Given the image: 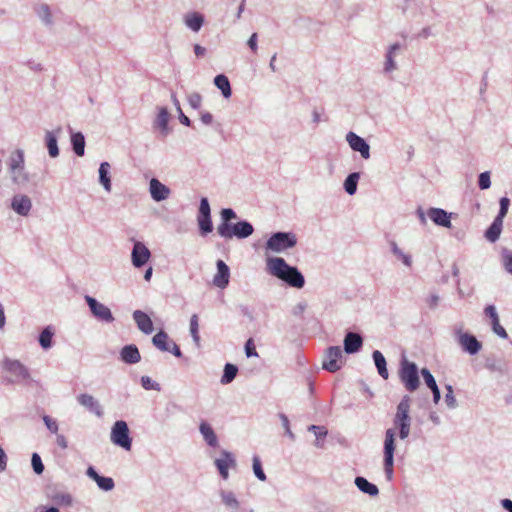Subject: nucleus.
<instances>
[{
	"label": "nucleus",
	"instance_id": "2eb2a0df",
	"mask_svg": "<svg viewBox=\"0 0 512 512\" xmlns=\"http://www.w3.org/2000/svg\"><path fill=\"white\" fill-rule=\"evenodd\" d=\"M214 463L215 466L217 467V470L219 471L220 476L224 480H227L229 477V468L236 467V459L234 455L226 450H223L221 452V457L217 458Z\"/></svg>",
	"mask_w": 512,
	"mask_h": 512
},
{
	"label": "nucleus",
	"instance_id": "2f4dec72",
	"mask_svg": "<svg viewBox=\"0 0 512 512\" xmlns=\"http://www.w3.org/2000/svg\"><path fill=\"white\" fill-rule=\"evenodd\" d=\"M220 497L223 504L233 512H236L240 508V502L236 495L232 491L221 490Z\"/></svg>",
	"mask_w": 512,
	"mask_h": 512
},
{
	"label": "nucleus",
	"instance_id": "412c9836",
	"mask_svg": "<svg viewBox=\"0 0 512 512\" xmlns=\"http://www.w3.org/2000/svg\"><path fill=\"white\" fill-rule=\"evenodd\" d=\"M77 401L80 405L84 406L91 413L97 417L103 416V409L99 401L89 394H80L77 396Z\"/></svg>",
	"mask_w": 512,
	"mask_h": 512
},
{
	"label": "nucleus",
	"instance_id": "423d86ee",
	"mask_svg": "<svg viewBox=\"0 0 512 512\" xmlns=\"http://www.w3.org/2000/svg\"><path fill=\"white\" fill-rule=\"evenodd\" d=\"M395 428H388L385 431V438L383 443V455H384V471L386 477L390 480L393 476L394 466V452H395Z\"/></svg>",
	"mask_w": 512,
	"mask_h": 512
},
{
	"label": "nucleus",
	"instance_id": "c03bdc74",
	"mask_svg": "<svg viewBox=\"0 0 512 512\" xmlns=\"http://www.w3.org/2000/svg\"><path fill=\"white\" fill-rule=\"evenodd\" d=\"M199 324H198V316L193 314L190 318V333L194 340V342L198 345L200 341L199 336Z\"/></svg>",
	"mask_w": 512,
	"mask_h": 512
},
{
	"label": "nucleus",
	"instance_id": "f257e3e1",
	"mask_svg": "<svg viewBox=\"0 0 512 512\" xmlns=\"http://www.w3.org/2000/svg\"><path fill=\"white\" fill-rule=\"evenodd\" d=\"M267 272L294 288H302L305 279L302 273L281 257H270L266 261Z\"/></svg>",
	"mask_w": 512,
	"mask_h": 512
},
{
	"label": "nucleus",
	"instance_id": "c756f323",
	"mask_svg": "<svg viewBox=\"0 0 512 512\" xmlns=\"http://www.w3.org/2000/svg\"><path fill=\"white\" fill-rule=\"evenodd\" d=\"M185 25L194 32H198L204 23V17L198 12H190L184 16Z\"/></svg>",
	"mask_w": 512,
	"mask_h": 512
},
{
	"label": "nucleus",
	"instance_id": "0e129e2a",
	"mask_svg": "<svg viewBox=\"0 0 512 512\" xmlns=\"http://www.w3.org/2000/svg\"><path fill=\"white\" fill-rule=\"evenodd\" d=\"M484 314H485V316L490 318L491 322L494 319H498L499 318L497 310H496V307L494 305H487L485 307V309H484Z\"/></svg>",
	"mask_w": 512,
	"mask_h": 512
},
{
	"label": "nucleus",
	"instance_id": "4d7b16f0",
	"mask_svg": "<svg viewBox=\"0 0 512 512\" xmlns=\"http://www.w3.org/2000/svg\"><path fill=\"white\" fill-rule=\"evenodd\" d=\"M197 216H211L210 204L207 198L200 200L199 211Z\"/></svg>",
	"mask_w": 512,
	"mask_h": 512
},
{
	"label": "nucleus",
	"instance_id": "58836bf2",
	"mask_svg": "<svg viewBox=\"0 0 512 512\" xmlns=\"http://www.w3.org/2000/svg\"><path fill=\"white\" fill-rule=\"evenodd\" d=\"M308 430L313 432L316 436L315 446L318 448H323V440L328 433L327 429L324 426L311 425L308 427Z\"/></svg>",
	"mask_w": 512,
	"mask_h": 512
},
{
	"label": "nucleus",
	"instance_id": "473e14b6",
	"mask_svg": "<svg viewBox=\"0 0 512 512\" xmlns=\"http://www.w3.org/2000/svg\"><path fill=\"white\" fill-rule=\"evenodd\" d=\"M355 485L361 492L368 494L370 496H377L379 493L378 487L375 484L370 483L364 477H361V476L356 477Z\"/></svg>",
	"mask_w": 512,
	"mask_h": 512
},
{
	"label": "nucleus",
	"instance_id": "9d476101",
	"mask_svg": "<svg viewBox=\"0 0 512 512\" xmlns=\"http://www.w3.org/2000/svg\"><path fill=\"white\" fill-rule=\"evenodd\" d=\"M343 364V352L339 346H331L327 349L325 353V358L323 360V369L329 372L338 371Z\"/></svg>",
	"mask_w": 512,
	"mask_h": 512
},
{
	"label": "nucleus",
	"instance_id": "3c124183",
	"mask_svg": "<svg viewBox=\"0 0 512 512\" xmlns=\"http://www.w3.org/2000/svg\"><path fill=\"white\" fill-rule=\"evenodd\" d=\"M31 464L36 474L40 475L43 473L44 465L42 463L40 456L37 453L32 454Z\"/></svg>",
	"mask_w": 512,
	"mask_h": 512
},
{
	"label": "nucleus",
	"instance_id": "052dcab7",
	"mask_svg": "<svg viewBox=\"0 0 512 512\" xmlns=\"http://www.w3.org/2000/svg\"><path fill=\"white\" fill-rule=\"evenodd\" d=\"M201 102H202V97L199 93L197 92H194V93H191L189 96H188V103L189 105L194 108V109H198L200 108L201 106Z\"/></svg>",
	"mask_w": 512,
	"mask_h": 512
},
{
	"label": "nucleus",
	"instance_id": "774afa93",
	"mask_svg": "<svg viewBox=\"0 0 512 512\" xmlns=\"http://www.w3.org/2000/svg\"><path fill=\"white\" fill-rule=\"evenodd\" d=\"M200 119L205 125H210L213 122V115L210 112H201Z\"/></svg>",
	"mask_w": 512,
	"mask_h": 512
},
{
	"label": "nucleus",
	"instance_id": "7ed1b4c3",
	"mask_svg": "<svg viewBox=\"0 0 512 512\" xmlns=\"http://www.w3.org/2000/svg\"><path fill=\"white\" fill-rule=\"evenodd\" d=\"M253 232L252 224L245 220L234 224L220 223L217 227V233L225 239H232L233 237L244 239L251 236Z\"/></svg>",
	"mask_w": 512,
	"mask_h": 512
},
{
	"label": "nucleus",
	"instance_id": "f3484780",
	"mask_svg": "<svg viewBox=\"0 0 512 512\" xmlns=\"http://www.w3.org/2000/svg\"><path fill=\"white\" fill-rule=\"evenodd\" d=\"M401 49H402V46L399 43H394V44L388 46L386 53H385V60H384V65H383V72L385 74H390L398 69L395 58L400 53Z\"/></svg>",
	"mask_w": 512,
	"mask_h": 512
},
{
	"label": "nucleus",
	"instance_id": "20e7f679",
	"mask_svg": "<svg viewBox=\"0 0 512 512\" xmlns=\"http://www.w3.org/2000/svg\"><path fill=\"white\" fill-rule=\"evenodd\" d=\"M399 378L409 392H414L420 386L417 365L405 358L400 363Z\"/></svg>",
	"mask_w": 512,
	"mask_h": 512
},
{
	"label": "nucleus",
	"instance_id": "864d4df0",
	"mask_svg": "<svg viewBox=\"0 0 512 512\" xmlns=\"http://www.w3.org/2000/svg\"><path fill=\"white\" fill-rule=\"evenodd\" d=\"M38 15L45 24H51V12L47 5L43 4L39 7Z\"/></svg>",
	"mask_w": 512,
	"mask_h": 512
},
{
	"label": "nucleus",
	"instance_id": "6ab92c4d",
	"mask_svg": "<svg viewBox=\"0 0 512 512\" xmlns=\"http://www.w3.org/2000/svg\"><path fill=\"white\" fill-rule=\"evenodd\" d=\"M217 272L213 277L214 286L225 289L229 284L230 269L223 260L216 262Z\"/></svg>",
	"mask_w": 512,
	"mask_h": 512
},
{
	"label": "nucleus",
	"instance_id": "49530a36",
	"mask_svg": "<svg viewBox=\"0 0 512 512\" xmlns=\"http://www.w3.org/2000/svg\"><path fill=\"white\" fill-rule=\"evenodd\" d=\"M253 471H254L255 476L260 481H265L266 480V475H265V473L263 471V468H262V465H261V461H260L258 456H254L253 457Z\"/></svg>",
	"mask_w": 512,
	"mask_h": 512
},
{
	"label": "nucleus",
	"instance_id": "a211bd4d",
	"mask_svg": "<svg viewBox=\"0 0 512 512\" xmlns=\"http://www.w3.org/2000/svg\"><path fill=\"white\" fill-rule=\"evenodd\" d=\"M61 134V127H58L54 130H47L45 132V146L48 149V153L51 158H56L59 156L58 139L60 138Z\"/></svg>",
	"mask_w": 512,
	"mask_h": 512
},
{
	"label": "nucleus",
	"instance_id": "5701e85b",
	"mask_svg": "<svg viewBox=\"0 0 512 512\" xmlns=\"http://www.w3.org/2000/svg\"><path fill=\"white\" fill-rule=\"evenodd\" d=\"M87 476L94 480L97 483V486L103 491H111L114 486V480L111 477H104L97 473V471L92 467H88Z\"/></svg>",
	"mask_w": 512,
	"mask_h": 512
},
{
	"label": "nucleus",
	"instance_id": "de8ad7c7",
	"mask_svg": "<svg viewBox=\"0 0 512 512\" xmlns=\"http://www.w3.org/2000/svg\"><path fill=\"white\" fill-rule=\"evenodd\" d=\"M172 102L175 105V107L179 113V121L181 122V124H183L185 126H190V124H191L190 119L183 113L180 103H179V100L177 99L175 94H172Z\"/></svg>",
	"mask_w": 512,
	"mask_h": 512
},
{
	"label": "nucleus",
	"instance_id": "f704fd0d",
	"mask_svg": "<svg viewBox=\"0 0 512 512\" xmlns=\"http://www.w3.org/2000/svg\"><path fill=\"white\" fill-rule=\"evenodd\" d=\"M389 246L393 255L401 261L406 267L412 266V257L410 254L405 253L401 248L398 247L394 240L389 241Z\"/></svg>",
	"mask_w": 512,
	"mask_h": 512
},
{
	"label": "nucleus",
	"instance_id": "6e6d98bb",
	"mask_svg": "<svg viewBox=\"0 0 512 512\" xmlns=\"http://www.w3.org/2000/svg\"><path fill=\"white\" fill-rule=\"evenodd\" d=\"M237 217L235 211L231 208H224L221 211V223L231 224L230 221Z\"/></svg>",
	"mask_w": 512,
	"mask_h": 512
},
{
	"label": "nucleus",
	"instance_id": "6e6552de",
	"mask_svg": "<svg viewBox=\"0 0 512 512\" xmlns=\"http://www.w3.org/2000/svg\"><path fill=\"white\" fill-rule=\"evenodd\" d=\"M2 367L9 374L7 380L10 383H22L29 379L28 369L18 360L5 359Z\"/></svg>",
	"mask_w": 512,
	"mask_h": 512
},
{
	"label": "nucleus",
	"instance_id": "dca6fc26",
	"mask_svg": "<svg viewBox=\"0 0 512 512\" xmlns=\"http://www.w3.org/2000/svg\"><path fill=\"white\" fill-rule=\"evenodd\" d=\"M149 193L154 201L161 202L170 197L171 189L157 178H152L149 182Z\"/></svg>",
	"mask_w": 512,
	"mask_h": 512
},
{
	"label": "nucleus",
	"instance_id": "37998d69",
	"mask_svg": "<svg viewBox=\"0 0 512 512\" xmlns=\"http://www.w3.org/2000/svg\"><path fill=\"white\" fill-rule=\"evenodd\" d=\"M54 330L51 326L46 327L39 336V344L43 349H48L52 345Z\"/></svg>",
	"mask_w": 512,
	"mask_h": 512
},
{
	"label": "nucleus",
	"instance_id": "393cba45",
	"mask_svg": "<svg viewBox=\"0 0 512 512\" xmlns=\"http://www.w3.org/2000/svg\"><path fill=\"white\" fill-rule=\"evenodd\" d=\"M133 319L137 324V327L144 334H151L153 332V323L151 318L141 310H135L133 312Z\"/></svg>",
	"mask_w": 512,
	"mask_h": 512
},
{
	"label": "nucleus",
	"instance_id": "ddd939ff",
	"mask_svg": "<svg viewBox=\"0 0 512 512\" xmlns=\"http://www.w3.org/2000/svg\"><path fill=\"white\" fill-rule=\"evenodd\" d=\"M456 335H457L458 344L461 346V348L465 352H467L471 355H475L481 350L482 345L476 339L475 336H473L469 333H466V332H462L460 330H458L456 332Z\"/></svg>",
	"mask_w": 512,
	"mask_h": 512
},
{
	"label": "nucleus",
	"instance_id": "9b49d317",
	"mask_svg": "<svg viewBox=\"0 0 512 512\" xmlns=\"http://www.w3.org/2000/svg\"><path fill=\"white\" fill-rule=\"evenodd\" d=\"M9 167L15 182L26 180V177L23 175L24 152L21 149H18L11 154Z\"/></svg>",
	"mask_w": 512,
	"mask_h": 512
},
{
	"label": "nucleus",
	"instance_id": "7c9ffc66",
	"mask_svg": "<svg viewBox=\"0 0 512 512\" xmlns=\"http://www.w3.org/2000/svg\"><path fill=\"white\" fill-rule=\"evenodd\" d=\"M503 227V220H500V217H495L492 224L489 226V228L485 232V237L488 241L494 243L496 242L500 234L502 232Z\"/></svg>",
	"mask_w": 512,
	"mask_h": 512
},
{
	"label": "nucleus",
	"instance_id": "680f3d73",
	"mask_svg": "<svg viewBox=\"0 0 512 512\" xmlns=\"http://www.w3.org/2000/svg\"><path fill=\"white\" fill-rule=\"evenodd\" d=\"M279 418L282 422V425L285 429V432L286 434L291 438L293 439L294 438V434L292 433L291 429H290V424H289V420H288V417L284 414V413H280L279 414Z\"/></svg>",
	"mask_w": 512,
	"mask_h": 512
},
{
	"label": "nucleus",
	"instance_id": "603ef678",
	"mask_svg": "<svg viewBox=\"0 0 512 512\" xmlns=\"http://www.w3.org/2000/svg\"><path fill=\"white\" fill-rule=\"evenodd\" d=\"M141 385L145 390H160V385L153 381L149 376L141 377Z\"/></svg>",
	"mask_w": 512,
	"mask_h": 512
},
{
	"label": "nucleus",
	"instance_id": "c85d7f7f",
	"mask_svg": "<svg viewBox=\"0 0 512 512\" xmlns=\"http://www.w3.org/2000/svg\"><path fill=\"white\" fill-rule=\"evenodd\" d=\"M111 165L108 162H102L99 167V183L106 192H111L112 184L110 177Z\"/></svg>",
	"mask_w": 512,
	"mask_h": 512
},
{
	"label": "nucleus",
	"instance_id": "0eeeda50",
	"mask_svg": "<svg viewBox=\"0 0 512 512\" xmlns=\"http://www.w3.org/2000/svg\"><path fill=\"white\" fill-rule=\"evenodd\" d=\"M111 442L121 447L126 451H130L132 448V438L130 437V431L127 423L124 420H117L110 433Z\"/></svg>",
	"mask_w": 512,
	"mask_h": 512
},
{
	"label": "nucleus",
	"instance_id": "8fccbe9b",
	"mask_svg": "<svg viewBox=\"0 0 512 512\" xmlns=\"http://www.w3.org/2000/svg\"><path fill=\"white\" fill-rule=\"evenodd\" d=\"M491 328H492V331L496 335H498L500 338H503V339H507L508 338V334H507L506 330L504 329V327L501 326L499 318L498 319H494L491 322Z\"/></svg>",
	"mask_w": 512,
	"mask_h": 512
},
{
	"label": "nucleus",
	"instance_id": "a18cd8bd",
	"mask_svg": "<svg viewBox=\"0 0 512 512\" xmlns=\"http://www.w3.org/2000/svg\"><path fill=\"white\" fill-rule=\"evenodd\" d=\"M446 394H445V403L450 409H454L457 407V400L454 396L453 387L451 385H446Z\"/></svg>",
	"mask_w": 512,
	"mask_h": 512
},
{
	"label": "nucleus",
	"instance_id": "b1692460",
	"mask_svg": "<svg viewBox=\"0 0 512 512\" xmlns=\"http://www.w3.org/2000/svg\"><path fill=\"white\" fill-rule=\"evenodd\" d=\"M31 206V200L26 195H15L12 199L11 208L21 216L28 215Z\"/></svg>",
	"mask_w": 512,
	"mask_h": 512
},
{
	"label": "nucleus",
	"instance_id": "09e8293b",
	"mask_svg": "<svg viewBox=\"0 0 512 512\" xmlns=\"http://www.w3.org/2000/svg\"><path fill=\"white\" fill-rule=\"evenodd\" d=\"M502 263L505 270L512 274V251L506 248L502 250Z\"/></svg>",
	"mask_w": 512,
	"mask_h": 512
},
{
	"label": "nucleus",
	"instance_id": "72a5a7b5",
	"mask_svg": "<svg viewBox=\"0 0 512 512\" xmlns=\"http://www.w3.org/2000/svg\"><path fill=\"white\" fill-rule=\"evenodd\" d=\"M71 145L74 153L82 157L85 153V138L81 132L71 131Z\"/></svg>",
	"mask_w": 512,
	"mask_h": 512
},
{
	"label": "nucleus",
	"instance_id": "39448f33",
	"mask_svg": "<svg viewBox=\"0 0 512 512\" xmlns=\"http://www.w3.org/2000/svg\"><path fill=\"white\" fill-rule=\"evenodd\" d=\"M297 243L296 235L292 232H276L270 236L266 242V250L281 253Z\"/></svg>",
	"mask_w": 512,
	"mask_h": 512
},
{
	"label": "nucleus",
	"instance_id": "1a4fd4ad",
	"mask_svg": "<svg viewBox=\"0 0 512 512\" xmlns=\"http://www.w3.org/2000/svg\"><path fill=\"white\" fill-rule=\"evenodd\" d=\"M85 301L89 306L92 315L99 321L112 323L114 321L111 310L104 304L98 302L95 298L86 295Z\"/></svg>",
	"mask_w": 512,
	"mask_h": 512
},
{
	"label": "nucleus",
	"instance_id": "338daca9",
	"mask_svg": "<svg viewBox=\"0 0 512 512\" xmlns=\"http://www.w3.org/2000/svg\"><path fill=\"white\" fill-rule=\"evenodd\" d=\"M257 39H258V35L257 33H253L250 38L248 39L247 41V45L248 47L254 52L256 53L257 50H258V45H257Z\"/></svg>",
	"mask_w": 512,
	"mask_h": 512
},
{
	"label": "nucleus",
	"instance_id": "4468645a",
	"mask_svg": "<svg viewBox=\"0 0 512 512\" xmlns=\"http://www.w3.org/2000/svg\"><path fill=\"white\" fill-rule=\"evenodd\" d=\"M346 141L353 151L360 153L363 159L370 158V146L365 139L350 131L346 134Z\"/></svg>",
	"mask_w": 512,
	"mask_h": 512
},
{
	"label": "nucleus",
	"instance_id": "e433bc0d",
	"mask_svg": "<svg viewBox=\"0 0 512 512\" xmlns=\"http://www.w3.org/2000/svg\"><path fill=\"white\" fill-rule=\"evenodd\" d=\"M152 342L159 350L166 351L170 350V343L172 341L169 340L168 334L161 330L153 336Z\"/></svg>",
	"mask_w": 512,
	"mask_h": 512
},
{
	"label": "nucleus",
	"instance_id": "13d9d810",
	"mask_svg": "<svg viewBox=\"0 0 512 512\" xmlns=\"http://www.w3.org/2000/svg\"><path fill=\"white\" fill-rule=\"evenodd\" d=\"M421 374L423 376V379H424L425 384L427 385V387L432 389V387H436L437 386V383H436L433 375L430 373V371L428 369L423 368L421 370Z\"/></svg>",
	"mask_w": 512,
	"mask_h": 512
},
{
	"label": "nucleus",
	"instance_id": "bf43d9fd",
	"mask_svg": "<svg viewBox=\"0 0 512 512\" xmlns=\"http://www.w3.org/2000/svg\"><path fill=\"white\" fill-rule=\"evenodd\" d=\"M509 204L510 200L507 197H502L500 199V209L496 217H500V220H503L508 212Z\"/></svg>",
	"mask_w": 512,
	"mask_h": 512
},
{
	"label": "nucleus",
	"instance_id": "f8f14e48",
	"mask_svg": "<svg viewBox=\"0 0 512 512\" xmlns=\"http://www.w3.org/2000/svg\"><path fill=\"white\" fill-rule=\"evenodd\" d=\"M151 258V252L148 247L140 241H135L131 252L132 265L139 269L142 268Z\"/></svg>",
	"mask_w": 512,
	"mask_h": 512
},
{
	"label": "nucleus",
	"instance_id": "e2e57ef3",
	"mask_svg": "<svg viewBox=\"0 0 512 512\" xmlns=\"http://www.w3.org/2000/svg\"><path fill=\"white\" fill-rule=\"evenodd\" d=\"M245 353L247 357H256L258 353L252 339H249L245 344Z\"/></svg>",
	"mask_w": 512,
	"mask_h": 512
},
{
	"label": "nucleus",
	"instance_id": "a878e982",
	"mask_svg": "<svg viewBox=\"0 0 512 512\" xmlns=\"http://www.w3.org/2000/svg\"><path fill=\"white\" fill-rule=\"evenodd\" d=\"M363 340L358 333L349 332L344 338V350L348 354L356 353L362 347Z\"/></svg>",
	"mask_w": 512,
	"mask_h": 512
},
{
	"label": "nucleus",
	"instance_id": "5fc2aeb1",
	"mask_svg": "<svg viewBox=\"0 0 512 512\" xmlns=\"http://www.w3.org/2000/svg\"><path fill=\"white\" fill-rule=\"evenodd\" d=\"M478 186L481 190H486L491 186L490 173L483 172L479 175Z\"/></svg>",
	"mask_w": 512,
	"mask_h": 512
},
{
	"label": "nucleus",
	"instance_id": "4be33fe9",
	"mask_svg": "<svg viewBox=\"0 0 512 512\" xmlns=\"http://www.w3.org/2000/svg\"><path fill=\"white\" fill-rule=\"evenodd\" d=\"M170 120V114L165 107H160L158 114L154 120L153 127L160 131L162 137H166L169 134L168 123Z\"/></svg>",
	"mask_w": 512,
	"mask_h": 512
},
{
	"label": "nucleus",
	"instance_id": "ea45409f",
	"mask_svg": "<svg viewBox=\"0 0 512 512\" xmlns=\"http://www.w3.org/2000/svg\"><path fill=\"white\" fill-rule=\"evenodd\" d=\"M360 178L359 173L354 172L348 175L344 181V189L349 195H354L357 190V183Z\"/></svg>",
	"mask_w": 512,
	"mask_h": 512
},
{
	"label": "nucleus",
	"instance_id": "79ce46f5",
	"mask_svg": "<svg viewBox=\"0 0 512 512\" xmlns=\"http://www.w3.org/2000/svg\"><path fill=\"white\" fill-rule=\"evenodd\" d=\"M197 222L199 226V231L202 236L207 235L212 232L213 224L211 220V216H197Z\"/></svg>",
	"mask_w": 512,
	"mask_h": 512
},
{
	"label": "nucleus",
	"instance_id": "cd10ccee",
	"mask_svg": "<svg viewBox=\"0 0 512 512\" xmlns=\"http://www.w3.org/2000/svg\"><path fill=\"white\" fill-rule=\"evenodd\" d=\"M199 431L207 445L211 447L218 446V438L209 423H207L206 421H202L199 425Z\"/></svg>",
	"mask_w": 512,
	"mask_h": 512
},
{
	"label": "nucleus",
	"instance_id": "bb28decb",
	"mask_svg": "<svg viewBox=\"0 0 512 512\" xmlns=\"http://www.w3.org/2000/svg\"><path fill=\"white\" fill-rule=\"evenodd\" d=\"M120 357L127 364H136L141 360L140 352L133 344L124 346L121 349Z\"/></svg>",
	"mask_w": 512,
	"mask_h": 512
},
{
	"label": "nucleus",
	"instance_id": "aec40b11",
	"mask_svg": "<svg viewBox=\"0 0 512 512\" xmlns=\"http://www.w3.org/2000/svg\"><path fill=\"white\" fill-rule=\"evenodd\" d=\"M427 217L438 226L451 227V214L441 208H429L427 210Z\"/></svg>",
	"mask_w": 512,
	"mask_h": 512
},
{
	"label": "nucleus",
	"instance_id": "c9c22d12",
	"mask_svg": "<svg viewBox=\"0 0 512 512\" xmlns=\"http://www.w3.org/2000/svg\"><path fill=\"white\" fill-rule=\"evenodd\" d=\"M372 357L379 375L383 379H387L389 377V373L386 367V360L383 354L380 351L375 350L372 354Z\"/></svg>",
	"mask_w": 512,
	"mask_h": 512
},
{
	"label": "nucleus",
	"instance_id": "f03ea898",
	"mask_svg": "<svg viewBox=\"0 0 512 512\" xmlns=\"http://www.w3.org/2000/svg\"><path fill=\"white\" fill-rule=\"evenodd\" d=\"M411 399L408 395H405L397 406V411L394 417V425L399 429L400 439H406L410 434L411 417L410 412Z\"/></svg>",
	"mask_w": 512,
	"mask_h": 512
},
{
	"label": "nucleus",
	"instance_id": "a19ab883",
	"mask_svg": "<svg viewBox=\"0 0 512 512\" xmlns=\"http://www.w3.org/2000/svg\"><path fill=\"white\" fill-rule=\"evenodd\" d=\"M238 372V368L234 364L227 363L224 367V373L221 377V384L226 385L231 383Z\"/></svg>",
	"mask_w": 512,
	"mask_h": 512
},
{
	"label": "nucleus",
	"instance_id": "4c0bfd02",
	"mask_svg": "<svg viewBox=\"0 0 512 512\" xmlns=\"http://www.w3.org/2000/svg\"><path fill=\"white\" fill-rule=\"evenodd\" d=\"M215 86L221 90L225 98H229L232 94L230 82L227 76L220 74L214 78Z\"/></svg>",
	"mask_w": 512,
	"mask_h": 512
},
{
	"label": "nucleus",
	"instance_id": "69168bd1",
	"mask_svg": "<svg viewBox=\"0 0 512 512\" xmlns=\"http://www.w3.org/2000/svg\"><path fill=\"white\" fill-rule=\"evenodd\" d=\"M43 420H44V423L46 425V427L52 432V433H56L58 431V425L56 423V421L54 419H52L51 417L45 415L43 417Z\"/></svg>",
	"mask_w": 512,
	"mask_h": 512
}]
</instances>
